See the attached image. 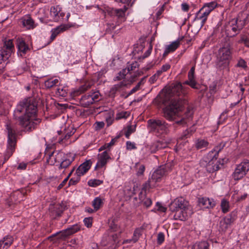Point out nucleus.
Here are the masks:
<instances>
[{
	"label": "nucleus",
	"instance_id": "nucleus-21",
	"mask_svg": "<svg viewBox=\"0 0 249 249\" xmlns=\"http://www.w3.org/2000/svg\"><path fill=\"white\" fill-rule=\"evenodd\" d=\"M170 140L166 141H157L151 143L149 146V151L151 153H155L160 149L164 148L167 146Z\"/></svg>",
	"mask_w": 249,
	"mask_h": 249
},
{
	"label": "nucleus",
	"instance_id": "nucleus-53",
	"mask_svg": "<svg viewBox=\"0 0 249 249\" xmlns=\"http://www.w3.org/2000/svg\"><path fill=\"white\" fill-rule=\"evenodd\" d=\"M164 241V234L163 232H159L157 236V242L159 244H162Z\"/></svg>",
	"mask_w": 249,
	"mask_h": 249
},
{
	"label": "nucleus",
	"instance_id": "nucleus-36",
	"mask_svg": "<svg viewBox=\"0 0 249 249\" xmlns=\"http://www.w3.org/2000/svg\"><path fill=\"white\" fill-rule=\"evenodd\" d=\"M220 206L222 212L224 213H228L230 211L229 201L225 198L221 200Z\"/></svg>",
	"mask_w": 249,
	"mask_h": 249
},
{
	"label": "nucleus",
	"instance_id": "nucleus-9",
	"mask_svg": "<svg viewBox=\"0 0 249 249\" xmlns=\"http://www.w3.org/2000/svg\"><path fill=\"white\" fill-rule=\"evenodd\" d=\"M6 129L8 132L7 154L10 156L15 150L16 140L15 131L11 128L9 124L6 125Z\"/></svg>",
	"mask_w": 249,
	"mask_h": 249
},
{
	"label": "nucleus",
	"instance_id": "nucleus-10",
	"mask_svg": "<svg viewBox=\"0 0 249 249\" xmlns=\"http://www.w3.org/2000/svg\"><path fill=\"white\" fill-rule=\"evenodd\" d=\"M249 171V162H242L237 165L232 174L235 180L241 179Z\"/></svg>",
	"mask_w": 249,
	"mask_h": 249
},
{
	"label": "nucleus",
	"instance_id": "nucleus-48",
	"mask_svg": "<svg viewBox=\"0 0 249 249\" xmlns=\"http://www.w3.org/2000/svg\"><path fill=\"white\" fill-rule=\"evenodd\" d=\"M113 120V115L112 113H110L106 117V121L107 123V126H109L112 124Z\"/></svg>",
	"mask_w": 249,
	"mask_h": 249
},
{
	"label": "nucleus",
	"instance_id": "nucleus-30",
	"mask_svg": "<svg viewBox=\"0 0 249 249\" xmlns=\"http://www.w3.org/2000/svg\"><path fill=\"white\" fill-rule=\"evenodd\" d=\"M189 211H184L183 210H179L174 211L175 213L174 218L176 220H180L181 221H185L187 219L188 215L190 214L188 213Z\"/></svg>",
	"mask_w": 249,
	"mask_h": 249
},
{
	"label": "nucleus",
	"instance_id": "nucleus-37",
	"mask_svg": "<svg viewBox=\"0 0 249 249\" xmlns=\"http://www.w3.org/2000/svg\"><path fill=\"white\" fill-rule=\"evenodd\" d=\"M248 194L245 193L241 196H238V191H235L232 196V198L237 202L241 201L246 199L248 196Z\"/></svg>",
	"mask_w": 249,
	"mask_h": 249
},
{
	"label": "nucleus",
	"instance_id": "nucleus-44",
	"mask_svg": "<svg viewBox=\"0 0 249 249\" xmlns=\"http://www.w3.org/2000/svg\"><path fill=\"white\" fill-rule=\"evenodd\" d=\"M130 115V113L128 111H122L116 114V119L120 120L121 119H126Z\"/></svg>",
	"mask_w": 249,
	"mask_h": 249
},
{
	"label": "nucleus",
	"instance_id": "nucleus-6",
	"mask_svg": "<svg viewBox=\"0 0 249 249\" xmlns=\"http://www.w3.org/2000/svg\"><path fill=\"white\" fill-rule=\"evenodd\" d=\"M231 48L229 44L220 48L218 52L217 59L221 65L228 66L231 59Z\"/></svg>",
	"mask_w": 249,
	"mask_h": 249
},
{
	"label": "nucleus",
	"instance_id": "nucleus-59",
	"mask_svg": "<svg viewBox=\"0 0 249 249\" xmlns=\"http://www.w3.org/2000/svg\"><path fill=\"white\" fill-rule=\"evenodd\" d=\"M181 9L184 12H187L189 9V6L186 3L181 4Z\"/></svg>",
	"mask_w": 249,
	"mask_h": 249
},
{
	"label": "nucleus",
	"instance_id": "nucleus-46",
	"mask_svg": "<svg viewBox=\"0 0 249 249\" xmlns=\"http://www.w3.org/2000/svg\"><path fill=\"white\" fill-rule=\"evenodd\" d=\"M127 70L123 69L118 73V75L115 78V80H120L124 78L126 73H127Z\"/></svg>",
	"mask_w": 249,
	"mask_h": 249
},
{
	"label": "nucleus",
	"instance_id": "nucleus-49",
	"mask_svg": "<svg viewBox=\"0 0 249 249\" xmlns=\"http://www.w3.org/2000/svg\"><path fill=\"white\" fill-rule=\"evenodd\" d=\"M142 202L146 208L149 207L152 204L151 199L148 197H145L142 200Z\"/></svg>",
	"mask_w": 249,
	"mask_h": 249
},
{
	"label": "nucleus",
	"instance_id": "nucleus-42",
	"mask_svg": "<svg viewBox=\"0 0 249 249\" xmlns=\"http://www.w3.org/2000/svg\"><path fill=\"white\" fill-rule=\"evenodd\" d=\"M103 181L102 180L99 179H90L88 181V184L90 187H97L101 184H102Z\"/></svg>",
	"mask_w": 249,
	"mask_h": 249
},
{
	"label": "nucleus",
	"instance_id": "nucleus-43",
	"mask_svg": "<svg viewBox=\"0 0 249 249\" xmlns=\"http://www.w3.org/2000/svg\"><path fill=\"white\" fill-rule=\"evenodd\" d=\"M171 68V65L169 63H166L163 65L160 69L158 70V74H160V75L163 72L168 71Z\"/></svg>",
	"mask_w": 249,
	"mask_h": 249
},
{
	"label": "nucleus",
	"instance_id": "nucleus-52",
	"mask_svg": "<svg viewBox=\"0 0 249 249\" xmlns=\"http://www.w3.org/2000/svg\"><path fill=\"white\" fill-rule=\"evenodd\" d=\"M126 149L128 150H131L132 149H135L137 148L136 144L134 142L127 141L126 142Z\"/></svg>",
	"mask_w": 249,
	"mask_h": 249
},
{
	"label": "nucleus",
	"instance_id": "nucleus-64",
	"mask_svg": "<svg viewBox=\"0 0 249 249\" xmlns=\"http://www.w3.org/2000/svg\"><path fill=\"white\" fill-rule=\"evenodd\" d=\"M152 48L150 46L144 54V57H148L151 53Z\"/></svg>",
	"mask_w": 249,
	"mask_h": 249
},
{
	"label": "nucleus",
	"instance_id": "nucleus-11",
	"mask_svg": "<svg viewBox=\"0 0 249 249\" xmlns=\"http://www.w3.org/2000/svg\"><path fill=\"white\" fill-rule=\"evenodd\" d=\"M100 93L98 91L83 95L80 100V104L84 107H87L99 100Z\"/></svg>",
	"mask_w": 249,
	"mask_h": 249
},
{
	"label": "nucleus",
	"instance_id": "nucleus-20",
	"mask_svg": "<svg viewBox=\"0 0 249 249\" xmlns=\"http://www.w3.org/2000/svg\"><path fill=\"white\" fill-rule=\"evenodd\" d=\"M61 151H53L51 154L46 155V162L51 165H58L60 163Z\"/></svg>",
	"mask_w": 249,
	"mask_h": 249
},
{
	"label": "nucleus",
	"instance_id": "nucleus-45",
	"mask_svg": "<svg viewBox=\"0 0 249 249\" xmlns=\"http://www.w3.org/2000/svg\"><path fill=\"white\" fill-rule=\"evenodd\" d=\"M2 53L1 52H0V74L2 73L3 71L5 68V65L4 63H3V61L4 60H6L8 58H6L4 56L2 55Z\"/></svg>",
	"mask_w": 249,
	"mask_h": 249
},
{
	"label": "nucleus",
	"instance_id": "nucleus-33",
	"mask_svg": "<svg viewBox=\"0 0 249 249\" xmlns=\"http://www.w3.org/2000/svg\"><path fill=\"white\" fill-rule=\"evenodd\" d=\"M104 199L101 196L95 197L92 202V205L94 208V211H97L104 204Z\"/></svg>",
	"mask_w": 249,
	"mask_h": 249
},
{
	"label": "nucleus",
	"instance_id": "nucleus-19",
	"mask_svg": "<svg viewBox=\"0 0 249 249\" xmlns=\"http://www.w3.org/2000/svg\"><path fill=\"white\" fill-rule=\"evenodd\" d=\"M164 174L165 171L163 169H158L155 171L152 174L151 178L149 179V185L151 187H155L156 183L160 181Z\"/></svg>",
	"mask_w": 249,
	"mask_h": 249
},
{
	"label": "nucleus",
	"instance_id": "nucleus-39",
	"mask_svg": "<svg viewBox=\"0 0 249 249\" xmlns=\"http://www.w3.org/2000/svg\"><path fill=\"white\" fill-rule=\"evenodd\" d=\"M56 94L62 97H66L67 94V88L63 86H59L57 89Z\"/></svg>",
	"mask_w": 249,
	"mask_h": 249
},
{
	"label": "nucleus",
	"instance_id": "nucleus-62",
	"mask_svg": "<svg viewBox=\"0 0 249 249\" xmlns=\"http://www.w3.org/2000/svg\"><path fill=\"white\" fill-rule=\"evenodd\" d=\"M141 84V82H140L134 88H133L130 91V94L133 93L137 91L140 88Z\"/></svg>",
	"mask_w": 249,
	"mask_h": 249
},
{
	"label": "nucleus",
	"instance_id": "nucleus-50",
	"mask_svg": "<svg viewBox=\"0 0 249 249\" xmlns=\"http://www.w3.org/2000/svg\"><path fill=\"white\" fill-rule=\"evenodd\" d=\"M237 67H241L246 70L247 68V65L246 61L243 59H240L236 66Z\"/></svg>",
	"mask_w": 249,
	"mask_h": 249
},
{
	"label": "nucleus",
	"instance_id": "nucleus-29",
	"mask_svg": "<svg viewBox=\"0 0 249 249\" xmlns=\"http://www.w3.org/2000/svg\"><path fill=\"white\" fill-rule=\"evenodd\" d=\"M14 241V237L9 235L5 236L0 240L1 248L2 249H8L12 244Z\"/></svg>",
	"mask_w": 249,
	"mask_h": 249
},
{
	"label": "nucleus",
	"instance_id": "nucleus-1",
	"mask_svg": "<svg viewBox=\"0 0 249 249\" xmlns=\"http://www.w3.org/2000/svg\"><path fill=\"white\" fill-rule=\"evenodd\" d=\"M195 67L191 68L188 73V80L183 84L179 82L173 84L165 89V95L163 98V103H169V105L163 109L164 117L170 121H175L178 124L183 125L187 124L190 120L193 112L187 109L184 116H182V96L187 92V88L184 85H188L193 89H197V82L195 76Z\"/></svg>",
	"mask_w": 249,
	"mask_h": 249
},
{
	"label": "nucleus",
	"instance_id": "nucleus-26",
	"mask_svg": "<svg viewBox=\"0 0 249 249\" xmlns=\"http://www.w3.org/2000/svg\"><path fill=\"white\" fill-rule=\"evenodd\" d=\"M19 22L23 27L27 29H33L35 27L34 21L29 15L20 18Z\"/></svg>",
	"mask_w": 249,
	"mask_h": 249
},
{
	"label": "nucleus",
	"instance_id": "nucleus-14",
	"mask_svg": "<svg viewBox=\"0 0 249 249\" xmlns=\"http://www.w3.org/2000/svg\"><path fill=\"white\" fill-rule=\"evenodd\" d=\"M116 228L117 226H115L114 228L111 226V230H108L105 233L102 240V244L103 245L109 246L117 242L119 235L114 232V231H116Z\"/></svg>",
	"mask_w": 249,
	"mask_h": 249
},
{
	"label": "nucleus",
	"instance_id": "nucleus-25",
	"mask_svg": "<svg viewBox=\"0 0 249 249\" xmlns=\"http://www.w3.org/2000/svg\"><path fill=\"white\" fill-rule=\"evenodd\" d=\"M17 45L18 49V53L21 56L26 53L30 50L29 46L22 38H18L17 39Z\"/></svg>",
	"mask_w": 249,
	"mask_h": 249
},
{
	"label": "nucleus",
	"instance_id": "nucleus-34",
	"mask_svg": "<svg viewBox=\"0 0 249 249\" xmlns=\"http://www.w3.org/2000/svg\"><path fill=\"white\" fill-rule=\"evenodd\" d=\"M210 244L206 241H203L196 242L192 247V249H210Z\"/></svg>",
	"mask_w": 249,
	"mask_h": 249
},
{
	"label": "nucleus",
	"instance_id": "nucleus-40",
	"mask_svg": "<svg viewBox=\"0 0 249 249\" xmlns=\"http://www.w3.org/2000/svg\"><path fill=\"white\" fill-rule=\"evenodd\" d=\"M209 143L204 140H198L196 143L197 149H202L208 146Z\"/></svg>",
	"mask_w": 249,
	"mask_h": 249
},
{
	"label": "nucleus",
	"instance_id": "nucleus-31",
	"mask_svg": "<svg viewBox=\"0 0 249 249\" xmlns=\"http://www.w3.org/2000/svg\"><path fill=\"white\" fill-rule=\"evenodd\" d=\"M217 5V2L213 1L205 3L201 9L209 15L210 13L216 7Z\"/></svg>",
	"mask_w": 249,
	"mask_h": 249
},
{
	"label": "nucleus",
	"instance_id": "nucleus-57",
	"mask_svg": "<svg viewBox=\"0 0 249 249\" xmlns=\"http://www.w3.org/2000/svg\"><path fill=\"white\" fill-rule=\"evenodd\" d=\"M239 43H244L245 45L249 47V39L245 37L242 36L241 39L239 40Z\"/></svg>",
	"mask_w": 249,
	"mask_h": 249
},
{
	"label": "nucleus",
	"instance_id": "nucleus-17",
	"mask_svg": "<svg viewBox=\"0 0 249 249\" xmlns=\"http://www.w3.org/2000/svg\"><path fill=\"white\" fill-rule=\"evenodd\" d=\"M50 15L54 21H59L64 19L65 14L59 5H56L51 8Z\"/></svg>",
	"mask_w": 249,
	"mask_h": 249
},
{
	"label": "nucleus",
	"instance_id": "nucleus-63",
	"mask_svg": "<svg viewBox=\"0 0 249 249\" xmlns=\"http://www.w3.org/2000/svg\"><path fill=\"white\" fill-rule=\"evenodd\" d=\"M67 181H68L67 178H65L63 180V181L58 185L57 189L58 190H60L61 188H62L65 185V184H66Z\"/></svg>",
	"mask_w": 249,
	"mask_h": 249
},
{
	"label": "nucleus",
	"instance_id": "nucleus-12",
	"mask_svg": "<svg viewBox=\"0 0 249 249\" xmlns=\"http://www.w3.org/2000/svg\"><path fill=\"white\" fill-rule=\"evenodd\" d=\"M91 163L89 160L84 162L81 164L76 169L75 175L76 178H71L69 181V184H74L77 183L80 179V177L83 176L90 169Z\"/></svg>",
	"mask_w": 249,
	"mask_h": 249
},
{
	"label": "nucleus",
	"instance_id": "nucleus-32",
	"mask_svg": "<svg viewBox=\"0 0 249 249\" xmlns=\"http://www.w3.org/2000/svg\"><path fill=\"white\" fill-rule=\"evenodd\" d=\"M59 83V81L57 78L52 77L45 80L44 86L46 89H50L57 85Z\"/></svg>",
	"mask_w": 249,
	"mask_h": 249
},
{
	"label": "nucleus",
	"instance_id": "nucleus-16",
	"mask_svg": "<svg viewBox=\"0 0 249 249\" xmlns=\"http://www.w3.org/2000/svg\"><path fill=\"white\" fill-rule=\"evenodd\" d=\"M111 160L110 154L107 151H104L98 155L97 162L95 169H101L106 167V164Z\"/></svg>",
	"mask_w": 249,
	"mask_h": 249
},
{
	"label": "nucleus",
	"instance_id": "nucleus-41",
	"mask_svg": "<svg viewBox=\"0 0 249 249\" xmlns=\"http://www.w3.org/2000/svg\"><path fill=\"white\" fill-rule=\"evenodd\" d=\"M142 235V229H137L135 230L133 237L130 241H132L134 243L136 242Z\"/></svg>",
	"mask_w": 249,
	"mask_h": 249
},
{
	"label": "nucleus",
	"instance_id": "nucleus-28",
	"mask_svg": "<svg viewBox=\"0 0 249 249\" xmlns=\"http://www.w3.org/2000/svg\"><path fill=\"white\" fill-rule=\"evenodd\" d=\"M198 202L200 206L204 208H212L215 205V203L213 199H210L207 197L199 198L198 199Z\"/></svg>",
	"mask_w": 249,
	"mask_h": 249
},
{
	"label": "nucleus",
	"instance_id": "nucleus-3",
	"mask_svg": "<svg viewBox=\"0 0 249 249\" xmlns=\"http://www.w3.org/2000/svg\"><path fill=\"white\" fill-rule=\"evenodd\" d=\"M220 150V146L215 147L200 160L201 166L205 167L208 172L211 173L219 169L217 159Z\"/></svg>",
	"mask_w": 249,
	"mask_h": 249
},
{
	"label": "nucleus",
	"instance_id": "nucleus-7",
	"mask_svg": "<svg viewBox=\"0 0 249 249\" xmlns=\"http://www.w3.org/2000/svg\"><path fill=\"white\" fill-rule=\"evenodd\" d=\"M127 10V7L124 6L123 8L120 9L109 8L107 10V14L111 17H116L118 21L116 25L112 24L110 25V30H113L115 28L117 25H118L120 23L124 21L126 17L125 16V12Z\"/></svg>",
	"mask_w": 249,
	"mask_h": 249
},
{
	"label": "nucleus",
	"instance_id": "nucleus-55",
	"mask_svg": "<svg viewBox=\"0 0 249 249\" xmlns=\"http://www.w3.org/2000/svg\"><path fill=\"white\" fill-rule=\"evenodd\" d=\"M92 220L90 217L85 218L83 220L85 225L88 228L92 226Z\"/></svg>",
	"mask_w": 249,
	"mask_h": 249
},
{
	"label": "nucleus",
	"instance_id": "nucleus-18",
	"mask_svg": "<svg viewBox=\"0 0 249 249\" xmlns=\"http://www.w3.org/2000/svg\"><path fill=\"white\" fill-rule=\"evenodd\" d=\"M182 40V37H179L177 40L171 42L169 44L165 45L163 56L166 57L168 54L174 52L180 46V41Z\"/></svg>",
	"mask_w": 249,
	"mask_h": 249
},
{
	"label": "nucleus",
	"instance_id": "nucleus-13",
	"mask_svg": "<svg viewBox=\"0 0 249 249\" xmlns=\"http://www.w3.org/2000/svg\"><path fill=\"white\" fill-rule=\"evenodd\" d=\"M170 209L171 211L183 210L184 211H189V212H191L188 201L182 197H178L174 199L170 204Z\"/></svg>",
	"mask_w": 249,
	"mask_h": 249
},
{
	"label": "nucleus",
	"instance_id": "nucleus-2",
	"mask_svg": "<svg viewBox=\"0 0 249 249\" xmlns=\"http://www.w3.org/2000/svg\"><path fill=\"white\" fill-rule=\"evenodd\" d=\"M36 106L30 100L24 99L18 104L14 110V117L18 119L25 131L33 130L40 123V120L36 118Z\"/></svg>",
	"mask_w": 249,
	"mask_h": 249
},
{
	"label": "nucleus",
	"instance_id": "nucleus-51",
	"mask_svg": "<svg viewBox=\"0 0 249 249\" xmlns=\"http://www.w3.org/2000/svg\"><path fill=\"white\" fill-rule=\"evenodd\" d=\"M126 85V83L125 82H124V81H122V82H120L119 83L115 85L112 89V90H115L116 91V90H119L120 89H121L123 87L125 86Z\"/></svg>",
	"mask_w": 249,
	"mask_h": 249
},
{
	"label": "nucleus",
	"instance_id": "nucleus-27",
	"mask_svg": "<svg viewBox=\"0 0 249 249\" xmlns=\"http://www.w3.org/2000/svg\"><path fill=\"white\" fill-rule=\"evenodd\" d=\"M69 26L66 24H62L51 30V36L50 39L53 41L56 37L60 33H63L68 29Z\"/></svg>",
	"mask_w": 249,
	"mask_h": 249
},
{
	"label": "nucleus",
	"instance_id": "nucleus-5",
	"mask_svg": "<svg viewBox=\"0 0 249 249\" xmlns=\"http://www.w3.org/2000/svg\"><path fill=\"white\" fill-rule=\"evenodd\" d=\"M245 19L243 20L238 18L231 19L226 26L225 32L228 36H236L245 25Z\"/></svg>",
	"mask_w": 249,
	"mask_h": 249
},
{
	"label": "nucleus",
	"instance_id": "nucleus-56",
	"mask_svg": "<svg viewBox=\"0 0 249 249\" xmlns=\"http://www.w3.org/2000/svg\"><path fill=\"white\" fill-rule=\"evenodd\" d=\"M156 206L158 207L157 210L158 211H160L161 212H165L166 211V208L163 206L161 204H160V202H157L156 203Z\"/></svg>",
	"mask_w": 249,
	"mask_h": 249
},
{
	"label": "nucleus",
	"instance_id": "nucleus-58",
	"mask_svg": "<svg viewBox=\"0 0 249 249\" xmlns=\"http://www.w3.org/2000/svg\"><path fill=\"white\" fill-rule=\"evenodd\" d=\"M137 66V63L135 62L132 63L131 65H129L127 67V72H129L131 71L134 70Z\"/></svg>",
	"mask_w": 249,
	"mask_h": 249
},
{
	"label": "nucleus",
	"instance_id": "nucleus-38",
	"mask_svg": "<svg viewBox=\"0 0 249 249\" xmlns=\"http://www.w3.org/2000/svg\"><path fill=\"white\" fill-rule=\"evenodd\" d=\"M136 169V174L138 176L142 175L145 171V166L143 164L136 163L135 165Z\"/></svg>",
	"mask_w": 249,
	"mask_h": 249
},
{
	"label": "nucleus",
	"instance_id": "nucleus-54",
	"mask_svg": "<svg viewBox=\"0 0 249 249\" xmlns=\"http://www.w3.org/2000/svg\"><path fill=\"white\" fill-rule=\"evenodd\" d=\"M160 76V74H158V72H156L150 77L149 81L151 84L154 83L158 79V78Z\"/></svg>",
	"mask_w": 249,
	"mask_h": 249
},
{
	"label": "nucleus",
	"instance_id": "nucleus-4",
	"mask_svg": "<svg viewBox=\"0 0 249 249\" xmlns=\"http://www.w3.org/2000/svg\"><path fill=\"white\" fill-rule=\"evenodd\" d=\"M150 130L157 136H162L169 132V125L164 120L150 119L147 122Z\"/></svg>",
	"mask_w": 249,
	"mask_h": 249
},
{
	"label": "nucleus",
	"instance_id": "nucleus-22",
	"mask_svg": "<svg viewBox=\"0 0 249 249\" xmlns=\"http://www.w3.org/2000/svg\"><path fill=\"white\" fill-rule=\"evenodd\" d=\"M80 230V226L78 225H73L65 230L57 233L56 236L58 238H63L67 236L72 234Z\"/></svg>",
	"mask_w": 249,
	"mask_h": 249
},
{
	"label": "nucleus",
	"instance_id": "nucleus-35",
	"mask_svg": "<svg viewBox=\"0 0 249 249\" xmlns=\"http://www.w3.org/2000/svg\"><path fill=\"white\" fill-rule=\"evenodd\" d=\"M90 88V86L89 84H86L81 86L78 89H74L72 92V95L73 96H78L82 93L88 90Z\"/></svg>",
	"mask_w": 249,
	"mask_h": 249
},
{
	"label": "nucleus",
	"instance_id": "nucleus-15",
	"mask_svg": "<svg viewBox=\"0 0 249 249\" xmlns=\"http://www.w3.org/2000/svg\"><path fill=\"white\" fill-rule=\"evenodd\" d=\"M61 158L59 163V168L66 169L68 167L75 159V155L72 153H65L61 151Z\"/></svg>",
	"mask_w": 249,
	"mask_h": 249
},
{
	"label": "nucleus",
	"instance_id": "nucleus-60",
	"mask_svg": "<svg viewBox=\"0 0 249 249\" xmlns=\"http://www.w3.org/2000/svg\"><path fill=\"white\" fill-rule=\"evenodd\" d=\"M26 167L27 163L21 162L18 164L17 169L19 170H25L26 168Z\"/></svg>",
	"mask_w": 249,
	"mask_h": 249
},
{
	"label": "nucleus",
	"instance_id": "nucleus-8",
	"mask_svg": "<svg viewBox=\"0 0 249 249\" xmlns=\"http://www.w3.org/2000/svg\"><path fill=\"white\" fill-rule=\"evenodd\" d=\"M75 130L71 126L67 127L65 124L64 126H62L60 130L57 132L60 137L58 139V142L64 145H67L71 142L69 141V139L75 132Z\"/></svg>",
	"mask_w": 249,
	"mask_h": 249
},
{
	"label": "nucleus",
	"instance_id": "nucleus-47",
	"mask_svg": "<svg viewBox=\"0 0 249 249\" xmlns=\"http://www.w3.org/2000/svg\"><path fill=\"white\" fill-rule=\"evenodd\" d=\"M135 131V126L129 125L127 127V130L125 133V136L127 138H129L130 135Z\"/></svg>",
	"mask_w": 249,
	"mask_h": 249
},
{
	"label": "nucleus",
	"instance_id": "nucleus-24",
	"mask_svg": "<svg viewBox=\"0 0 249 249\" xmlns=\"http://www.w3.org/2000/svg\"><path fill=\"white\" fill-rule=\"evenodd\" d=\"M14 49V46L12 39H9L5 41L3 48L0 50L2 53V55L6 58H8Z\"/></svg>",
	"mask_w": 249,
	"mask_h": 249
},
{
	"label": "nucleus",
	"instance_id": "nucleus-61",
	"mask_svg": "<svg viewBox=\"0 0 249 249\" xmlns=\"http://www.w3.org/2000/svg\"><path fill=\"white\" fill-rule=\"evenodd\" d=\"M116 141V140L115 139H112L111 141L107 143H106V147H107V149H109L111 146L113 145Z\"/></svg>",
	"mask_w": 249,
	"mask_h": 249
},
{
	"label": "nucleus",
	"instance_id": "nucleus-23",
	"mask_svg": "<svg viewBox=\"0 0 249 249\" xmlns=\"http://www.w3.org/2000/svg\"><path fill=\"white\" fill-rule=\"evenodd\" d=\"M208 16L209 15L204 11H202V9L200 8L196 13L194 19V21L197 22L200 24V27L201 28L206 22Z\"/></svg>",
	"mask_w": 249,
	"mask_h": 249
}]
</instances>
